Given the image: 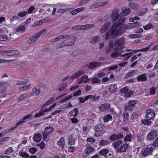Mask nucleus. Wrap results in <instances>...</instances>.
I'll list each match as a JSON object with an SVG mask.
<instances>
[{
	"instance_id": "nucleus-1",
	"label": "nucleus",
	"mask_w": 158,
	"mask_h": 158,
	"mask_svg": "<svg viewBox=\"0 0 158 158\" xmlns=\"http://www.w3.org/2000/svg\"><path fill=\"white\" fill-rule=\"evenodd\" d=\"M114 23H113V26H112L108 31L105 33L106 40H108L113 39L117 36V34L114 27Z\"/></svg>"
},
{
	"instance_id": "nucleus-2",
	"label": "nucleus",
	"mask_w": 158,
	"mask_h": 158,
	"mask_svg": "<svg viewBox=\"0 0 158 158\" xmlns=\"http://www.w3.org/2000/svg\"><path fill=\"white\" fill-rule=\"evenodd\" d=\"M94 26V25L91 24L76 25L73 26L72 29L74 30H85L92 28Z\"/></svg>"
},
{
	"instance_id": "nucleus-3",
	"label": "nucleus",
	"mask_w": 158,
	"mask_h": 158,
	"mask_svg": "<svg viewBox=\"0 0 158 158\" xmlns=\"http://www.w3.org/2000/svg\"><path fill=\"white\" fill-rule=\"evenodd\" d=\"M64 41V42L66 46H70L73 45L77 39L76 37L70 34V36L68 37Z\"/></svg>"
},
{
	"instance_id": "nucleus-4",
	"label": "nucleus",
	"mask_w": 158,
	"mask_h": 158,
	"mask_svg": "<svg viewBox=\"0 0 158 158\" xmlns=\"http://www.w3.org/2000/svg\"><path fill=\"white\" fill-rule=\"evenodd\" d=\"M158 132L154 130H152L147 135L148 139L149 140H153L158 136Z\"/></svg>"
},
{
	"instance_id": "nucleus-5",
	"label": "nucleus",
	"mask_w": 158,
	"mask_h": 158,
	"mask_svg": "<svg viewBox=\"0 0 158 158\" xmlns=\"http://www.w3.org/2000/svg\"><path fill=\"white\" fill-rule=\"evenodd\" d=\"M147 114L146 117L147 119H150L154 118L155 116V113L152 109H148L146 110Z\"/></svg>"
},
{
	"instance_id": "nucleus-6",
	"label": "nucleus",
	"mask_w": 158,
	"mask_h": 158,
	"mask_svg": "<svg viewBox=\"0 0 158 158\" xmlns=\"http://www.w3.org/2000/svg\"><path fill=\"white\" fill-rule=\"evenodd\" d=\"M118 10L117 8L114 9L112 12L111 19L113 22H115L118 19Z\"/></svg>"
},
{
	"instance_id": "nucleus-7",
	"label": "nucleus",
	"mask_w": 158,
	"mask_h": 158,
	"mask_svg": "<svg viewBox=\"0 0 158 158\" xmlns=\"http://www.w3.org/2000/svg\"><path fill=\"white\" fill-rule=\"evenodd\" d=\"M123 137V135L122 133L118 134L117 135L113 134L109 138L110 140L111 141H114L116 140L121 139Z\"/></svg>"
},
{
	"instance_id": "nucleus-8",
	"label": "nucleus",
	"mask_w": 158,
	"mask_h": 158,
	"mask_svg": "<svg viewBox=\"0 0 158 158\" xmlns=\"http://www.w3.org/2000/svg\"><path fill=\"white\" fill-rule=\"evenodd\" d=\"M39 34V33H36L33 35L31 38L27 40V43L30 44L37 41L40 37V35Z\"/></svg>"
},
{
	"instance_id": "nucleus-9",
	"label": "nucleus",
	"mask_w": 158,
	"mask_h": 158,
	"mask_svg": "<svg viewBox=\"0 0 158 158\" xmlns=\"http://www.w3.org/2000/svg\"><path fill=\"white\" fill-rule=\"evenodd\" d=\"M125 38L124 37H122L115 41L114 43V44L117 46H121L125 44Z\"/></svg>"
},
{
	"instance_id": "nucleus-10",
	"label": "nucleus",
	"mask_w": 158,
	"mask_h": 158,
	"mask_svg": "<svg viewBox=\"0 0 158 158\" xmlns=\"http://www.w3.org/2000/svg\"><path fill=\"white\" fill-rule=\"evenodd\" d=\"M102 64L100 63L92 62L88 66V68L89 69L93 70L94 68L100 66Z\"/></svg>"
},
{
	"instance_id": "nucleus-11",
	"label": "nucleus",
	"mask_w": 158,
	"mask_h": 158,
	"mask_svg": "<svg viewBox=\"0 0 158 158\" xmlns=\"http://www.w3.org/2000/svg\"><path fill=\"white\" fill-rule=\"evenodd\" d=\"M131 12V9L129 8H126L122 10V13H121L119 15V17H121L128 15Z\"/></svg>"
},
{
	"instance_id": "nucleus-12",
	"label": "nucleus",
	"mask_w": 158,
	"mask_h": 158,
	"mask_svg": "<svg viewBox=\"0 0 158 158\" xmlns=\"http://www.w3.org/2000/svg\"><path fill=\"white\" fill-rule=\"evenodd\" d=\"M2 52L5 53L6 52L10 53V54L8 55H15L19 54V52L17 50L0 51V54H2Z\"/></svg>"
},
{
	"instance_id": "nucleus-13",
	"label": "nucleus",
	"mask_w": 158,
	"mask_h": 158,
	"mask_svg": "<svg viewBox=\"0 0 158 158\" xmlns=\"http://www.w3.org/2000/svg\"><path fill=\"white\" fill-rule=\"evenodd\" d=\"M107 3V2L106 1L96 3L92 5L91 8H95L100 7L103 6L104 5L106 4Z\"/></svg>"
},
{
	"instance_id": "nucleus-14",
	"label": "nucleus",
	"mask_w": 158,
	"mask_h": 158,
	"mask_svg": "<svg viewBox=\"0 0 158 158\" xmlns=\"http://www.w3.org/2000/svg\"><path fill=\"white\" fill-rule=\"evenodd\" d=\"M110 107V105L108 103H105L99 106L100 110L102 111L107 110Z\"/></svg>"
},
{
	"instance_id": "nucleus-15",
	"label": "nucleus",
	"mask_w": 158,
	"mask_h": 158,
	"mask_svg": "<svg viewBox=\"0 0 158 158\" xmlns=\"http://www.w3.org/2000/svg\"><path fill=\"white\" fill-rule=\"evenodd\" d=\"M110 22H107L104 25H103L100 30V33H104L105 31L108 29L110 27Z\"/></svg>"
},
{
	"instance_id": "nucleus-16",
	"label": "nucleus",
	"mask_w": 158,
	"mask_h": 158,
	"mask_svg": "<svg viewBox=\"0 0 158 158\" xmlns=\"http://www.w3.org/2000/svg\"><path fill=\"white\" fill-rule=\"evenodd\" d=\"M138 72V71L137 70H132L131 71H129L125 75L124 78H127L129 77H132Z\"/></svg>"
},
{
	"instance_id": "nucleus-17",
	"label": "nucleus",
	"mask_w": 158,
	"mask_h": 158,
	"mask_svg": "<svg viewBox=\"0 0 158 158\" xmlns=\"http://www.w3.org/2000/svg\"><path fill=\"white\" fill-rule=\"evenodd\" d=\"M153 149V148L152 147H147L143 152L142 155L144 156H146L148 154L152 153Z\"/></svg>"
},
{
	"instance_id": "nucleus-18",
	"label": "nucleus",
	"mask_w": 158,
	"mask_h": 158,
	"mask_svg": "<svg viewBox=\"0 0 158 158\" xmlns=\"http://www.w3.org/2000/svg\"><path fill=\"white\" fill-rule=\"evenodd\" d=\"M83 53L82 50L80 49L76 50L73 51L71 53V56L75 57L82 54Z\"/></svg>"
},
{
	"instance_id": "nucleus-19",
	"label": "nucleus",
	"mask_w": 158,
	"mask_h": 158,
	"mask_svg": "<svg viewBox=\"0 0 158 158\" xmlns=\"http://www.w3.org/2000/svg\"><path fill=\"white\" fill-rule=\"evenodd\" d=\"M118 27H115V29L116 31V34H117V36H119L123 34L125 32V29L121 27L119 29H118Z\"/></svg>"
},
{
	"instance_id": "nucleus-20",
	"label": "nucleus",
	"mask_w": 158,
	"mask_h": 158,
	"mask_svg": "<svg viewBox=\"0 0 158 158\" xmlns=\"http://www.w3.org/2000/svg\"><path fill=\"white\" fill-rule=\"evenodd\" d=\"M118 47H115L114 48V52L111 54V57L115 58L119 56H121V55H120L119 52H118Z\"/></svg>"
},
{
	"instance_id": "nucleus-21",
	"label": "nucleus",
	"mask_w": 158,
	"mask_h": 158,
	"mask_svg": "<svg viewBox=\"0 0 158 158\" xmlns=\"http://www.w3.org/2000/svg\"><path fill=\"white\" fill-rule=\"evenodd\" d=\"M128 5L131 9L134 10H135L139 8V5L136 3L131 2L129 3Z\"/></svg>"
},
{
	"instance_id": "nucleus-22",
	"label": "nucleus",
	"mask_w": 158,
	"mask_h": 158,
	"mask_svg": "<svg viewBox=\"0 0 158 158\" xmlns=\"http://www.w3.org/2000/svg\"><path fill=\"white\" fill-rule=\"evenodd\" d=\"M67 82H63L61 83L58 88V91L60 92L63 91L67 86Z\"/></svg>"
},
{
	"instance_id": "nucleus-23",
	"label": "nucleus",
	"mask_w": 158,
	"mask_h": 158,
	"mask_svg": "<svg viewBox=\"0 0 158 158\" xmlns=\"http://www.w3.org/2000/svg\"><path fill=\"white\" fill-rule=\"evenodd\" d=\"M148 11V9L147 8H143L141 10L138 11L136 13V15L139 16H141L145 14Z\"/></svg>"
},
{
	"instance_id": "nucleus-24",
	"label": "nucleus",
	"mask_w": 158,
	"mask_h": 158,
	"mask_svg": "<svg viewBox=\"0 0 158 158\" xmlns=\"http://www.w3.org/2000/svg\"><path fill=\"white\" fill-rule=\"evenodd\" d=\"M40 89L37 88V87H35L33 89L31 94V96H33V94H35L36 96H38L40 93Z\"/></svg>"
},
{
	"instance_id": "nucleus-25",
	"label": "nucleus",
	"mask_w": 158,
	"mask_h": 158,
	"mask_svg": "<svg viewBox=\"0 0 158 158\" xmlns=\"http://www.w3.org/2000/svg\"><path fill=\"white\" fill-rule=\"evenodd\" d=\"M42 138L41 135L39 133H37L35 134L33 137V139L36 142H39L40 141Z\"/></svg>"
},
{
	"instance_id": "nucleus-26",
	"label": "nucleus",
	"mask_w": 158,
	"mask_h": 158,
	"mask_svg": "<svg viewBox=\"0 0 158 158\" xmlns=\"http://www.w3.org/2000/svg\"><path fill=\"white\" fill-rule=\"evenodd\" d=\"M117 87L116 85H112L110 86L108 89L109 92L111 94L114 93L116 91Z\"/></svg>"
},
{
	"instance_id": "nucleus-27",
	"label": "nucleus",
	"mask_w": 158,
	"mask_h": 158,
	"mask_svg": "<svg viewBox=\"0 0 158 158\" xmlns=\"http://www.w3.org/2000/svg\"><path fill=\"white\" fill-rule=\"evenodd\" d=\"M147 79V77L145 74H141L137 77V80L139 81H144Z\"/></svg>"
},
{
	"instance_id": "nucleus-28",
	"label": "nucleus",
	"mask_w": 158,
	"mask_h": 158,
	"mask_svg": "<svg viewBox=\"0 0 158 158\" xmlns=\"http://www.w3.org/2000/svg\"><path fill=\"white\" fill-rule=\"evenodd\" d=\"M125 18H122L120 19L116 23L115 27H118L124 22L125 20Z\"/></svg>"
},
{
	"instance_id": "nucleus-29",
	"label": "nucleus",
	"mask_w": 158,
	"mask_h": 158,
	"mask_svg": "<svg viewBox=\"0 0 158 158\" xmlns=\"http://www.w3.org/2000/svg\"><path fill=\"white\" fill-rule=\"evenodd\" d=\"M104 125L100 124L97 125L95 128V131L97 132H100L103 129Z\"/></svg>"
},
{
	"instance_id": "nucleus-30",
	"label": "nucleus",
	"mask_w": 158,
	"mask_h": 158,
	"mask_svg": "<svg viewBox=\"0 0 158 158\" xmlns=\"http://www.w3.org/2000/svg\"><path fill=\"white\" fill-rule=\"evenodd\" d=\"M28 97V96L27 94H25L23 95H21L18 99L17 102H20Z\"/></svg>"
},
{
	"instance_id": "nucleus-31",
	"label": "nucleus",
	"mask_w": 158,
	"mask_h": 158,
	"mask_svg": "<svg viewBox=\"0 0 158 158\" xmlns=\"http://www.w3.org/2000/svg\"><path fill=\"white\" fill-rule=\"evenodd\" d=\"M31 86V84L26 85L24 86L19 87V89L22 91H26L30 88Z\"/></svg>"
},
{
	"instance_id": "nucleus-32",
	"label": "nucleus",
	"mask_w": 158,
	"mask_h": 158,
	"mask_svg": "<svg viewBox=\"0 0 158 158\" xmlns=\"http://www.w3.org/2000/svg\"><path fill=\"white\" fill-rule=\"evenodd\" d=\"M64 137H62L60 140L58 142L57 144L62 148H64Z\"/></svg>"
},
{
	"instance_id": "nucleus-33",
	"label": "nucleus",
	"mask_w": 158,
	"mask_h": 158,
	"mask_svg": "<svg viewBox=\"0 0 158 158\" xmlns=\"http://www.w3.org/2000/svg\"><path fill=\"white\" fill-rule=\"evenodd\" d=\"M94 148L93 147L90 146L87 147L85 150V152L87 154H90L91 152L93 151Z\"/></svg>"
},
{
	"instance_id": "nucleus-34",
	"label": "nucleus",
	"mask_w": 158,
	"mask_h": 158,
	"mask_svg": "<svg viewBox=\"0 0 158 158\" xmlns=\"http://www.w3.org/2000/svg\"><path fill=\"white\" fill-rule=\"evenodd\" d=\"M130 27L132 28H136L137 27L141 26V23L138 22H135V23H131L130 25Z\"/></svg>"
},
{
	"instance_id": "nucleus-35",
	"label": "nucleus",
	"mask_w": 158,
	"mask_h": 158,
	"mask_svg": "<svg viewBox=\"0 0 158 158\" xmlns=\"http://www.w3.org/2000/svg\"><path fill=\"white\" fill-rule=\"evenodd\" d=\"M128 144L127 143H125L122 145L120 147L121 148V152H126L128 147Z\"/></svg>"
},
{
	"instance_id": "nucleus-36",
	"label": "nucleus",
	"mask_w": 158,
	"mask_h": 158,
	"mask_svg": "<svg viewBox=\"0 0 158 158\" xmlns=\"http://www.w3.org/2000/svg\"><path fill=\"white\" fill-rule=\"evenodd\" d=\"M54 130V128L52 127H47L45 128L44 131L50 134Z\"/></svg>"
},
{
	"instance_id": "nucleus-37",
	"label": "nucleus",
	"mask_w": 158,
	"mask_h": 158,
	"mask_svg": "<svg viewBox=\"0 0 158 158\" xmlns=\"http://www.w3.org/2000/svg\"><path fill=\"white\" fill-rule=\"evenodd\" d=\"M45 114L44 113H43V111L42 110H40L39 113H36L35 115V118H36L41 116H44Z\"/></svg>"
},
{
	"instance_id": "nucleus-38",
	"label": "nucleus",
	"mask_w": 158,
	"mask_h": 158,
	"mask_svg": "<svg viewBox=\"0 0 158 158\" xmlns=\"http://www.w3.org/2000/svg\"><path fill=\"white\" fill-rule=\"evenodd\" d=\"M92 80V82L93 83H98L101 81V79H99L98 77H95L91 78Z\"/></svg>"
},
{
	"instance_id": "nucleus-39",
	"label": "nucleus",
	"mask_w": 158,
	"mask_h": 158,
	"mask_svg": "<svg viewBox=\"0 0 158 158\" xmlns=\"http://www.w3.org/2000/svg\"><path fill=\"white\" fill-rule=\"evenodd\" d=\"M73 97V95H71L68 97L65 98L64 99L60 101L59 103H63L66 102L69 100L70 99Z\"/></svg>"
},
{
	"instance_id": "nucleus-40",
	"label": "nucleus",
	"mask_w": 158,
	"mask_h": 158,
	"mask_svg": "<svg viewBox=\"0 0 158 158\" xmlns=\"http://www.w3.org/2000/svg\"><path fill=\"white\" fill-rule=\"evenodd\" d=\"M109 152L108 149H105L101 150L99 152V154L102 156H104Z\"/></svg>"
},
{
	"instance_id": "nucleus-41",
	"label": "nucleus",
	"mask_w": 158,
	"mask_h": 158,
	"mask_svg": "<svg viewBox=\"0 0 158 158\" xmlns=\"http://www.w3.org/2000/svg\"><path fill=\"white\" fill-rule=\"evenodd\" d=\"M19 155L20 156L24 158H29V155L26 152H19Z\"/></svg>"
},
{
	"instance_id": "nucleus-42",
	"label": "nucleus",
	"mask_w": 158,
	"mask_h": 158,
	"mask_svg": "<svg viewBox=\"0 0 158 158\" xmlns=\"http://www.w3.org/2000/svg\"><path fill=\"white\" fill-rule=\"evenodd\" d=\"M149 119H144L142 120V123L146 125H149L152 123V122L148 120Z\"/></svg>"
},
{
	"instance_id": "nucleus-43",
	"label": "nucleus",
	"mask_w": 158,
	"mask_h": 158,
	"mask_svg": "<svg viewBox=\"0 0 158 158\" xmlns=\"http://www.w3.org/2000/svg\"><path fill=\"white\" fill-rule=\"evenodd\" d=\"M112 119V117L109 114L106 115V116L103 118V119L104 122H108L109 120Z\"/></svg>"
},
{
	"instance_id": "nucleus-44",
	"label": "nucleus",
	"mask_w": 158,
	"mask_h": 158,
	"mask_svg": "<svg viewBox=\"0 0 158 158\" xmlns=\"http://www.w3.org/2000/svg\"><path fill=\"white\" fill-rule=\"evenodd\" d=\"M98 36H95L91 39L90 41V43L92 44H94L96 43L98 39Z\"/></svg>"
},
{
	"instance_id": "nucleus-45",
	"label": "nucleus",
	"mask_w": 158,
	"mask_h": 158,
	"mask_svg": "<svg viewBox=\"0 0 158 158\" xmlns=\"http://www.w3.org/2000/svg\"><path fill=\"white\" fill-rule=\"evenodd\" d=\"M122 143V141L121 140H118L113 143V145L115 148H116Z\"/></svg>"
},
{
	"instance_id": "nucleus-46",
	"label": "nucleus",
	"mask_w": 158,
	"mask_h": 158,
	"mask_svg": "<svg viewBox=\"0 0 158 158\" xmlns=\"http://www.w3.org/2000/svg\"><path fill=\"white\" fill-rule=\"evenodd\" d=\"M25 30V27L23 25H22L19 27L16 30L17 32H23Z\"/></svg>"
},
{
	"instance_id": "nucleus-47",
	"label": "nucleus",
	"mask_w": 158,
	"mask_h": 158,
	"mask_svg": "<svg viewBox=\"0 0 158 158\" xmlns=\"http://www.w3.org/2000/svg\"><path fill=\"white\" fill-rule=\"evenodd\" d=\"M123 117L124 118L125 120H128L129 117L128 112L126 111H124L123 112Z\"/></svg>"
},
{
	"instance_id": "nucleus-48",
	"label": "nucleus",
	"mask_w": 158,
	"mask_h": 158,
	"mask_svg": "<svg viewBox=\"0 0 158 158\" xmlns=\"http://www.w3.org/2000/svg\"><path fill=\"white\" fill-rule=\"evenodd\" d=\"M14 151L12 150V148L11 147H9L5 151L4 154L6 155H8L10 153L13 152Z\"/></svg>"
},
{
	"instance_id": "nucleus-49",
	"label": "nucleus",
	"mask_w": 158,
	"mask_h": 158,
	"mask_svg": "<svg viewBox=\"0 0 158 158\" xmlns=\"http://www.w3.org/2000/svg\"><path fill=\"white\" fill-rule=\"evenodd\" d=\"M136 103V102L135 100L130 101H129L128 105L131 107H133L134 106Z\"/></svg>"
},
{
	"instance_id": "nucleus-50",
	"label": "nucleus",
	"mask_w": 158,
	"mask_h": 158,
	"mask_svg": "<svg viewBox=\"0 0 158 158\" xmlns=\"http://www.w3.org/2000/svg\"><path fill=\"white\" fill-rule=\"evenodd\" d=\"M27 12L26 11H24L22 12H21L19 13L18 14V16L19 17H23L26 15L27 14Z\"/></svg>"
},
{
	"instance_id": "nucleus-51",
	"label": "nucleus",
	"mask_w": 158,
	"mask_h": 158,
	"mask_svg": "<svg viewBox=\"0 0 158 158\" xmlns=\"http://www.w3.org/2000/svg\"><path fill=\"white\" fill-rule=\"evenodd\" d=\"M110 143L109 141H107L105 140H102L100 143V145H106Z\"/></svg>"
},
{
	"instance_id": "nucleus-52",
	"label": "nucleus",
	"mask_w": 158,
	"mask_h": 158,
	"mask_svg": "<svg viewBox=\"0 0 158 158\" xmlns=\"http://www.w3.org/2000/svg\"><path fill=\"white\" fill-rule=\"evenodd\" d=\"M68 143L70 145H73L75 144V140L73 138H70L69 139Z\"/></svg>"
},
{
	"instance_id": "nucleus-53",
	"label": "nucleus",
	"mask_w": 158,
	"mask_h": 158,
	"mask_svg": "<svg viewBox=\"0 0 158 158\" xmlns=\"http://www.w3.org/2000/svg\"><path fill=\"white\" fill-rule=\"evenodd\" d=\"M143 135L141 134H139L137 135V139L138 142L141 141L143 139Z\"/></svg>"
},
{
	"instance_id": "nucleus-54",
	"label": "nucleus",
	"mask_w": 158,
	"mask_h": 158,
	"mask_svg": "<svg viewBox=\"0 0 158 158\" xmlns=\"http://www.w3.org/2000/svg\"><path fill=\"white\" fill-rule=\"evenodd\" d=\"M152 26H153L152 24L149 23L143 26V27L145 30H148L151 29Z\"/></svg>"
},
{
	"instance_id": "nucleus-55",
	"label": "nucleus",
	"mask_w": 158,
	"mask_h": 158,
	"mask_svg": "<svg viewBox=\"0 0 158 158\" xmlns=\"http://www.w3.org/2000/svg\"><path fill=\"white\" fill-rule=\"evenodd\" d=\"M37 151V149L36 147H32L29 149V152L31 154L35 153Z\"/></svg>"
},
{
	"instance_id": "nucleus-56",
	"label": "nucleus",
	"mask_w": 158,
	"mask_h": 158,
	"mask_svg": "<svg viewBox=\"0 0 158 158\" xmlns=\"http://www.w3.org/2000/svg\"><path fill=\"white\" fill-rule=\"evenodd\" d=\"M139 114L138 111H136L134 112L132 114L131 118L132 119L136 118L138 117Z\"/></svg>"
},
{
	"instance_id": "nucleus-57",
	"label": "nucleus",
	"mask_w": 158,
	"mask_h": 158,
	"mask_svg": "<svg viewBox=\"0 0 158 158\" xmlns=\"http://www.w3.org/2000/svg\"><path fill=\"white\" fill-rule=\"evenodd\" d=\"M7 37L6 35H0V41H6Z\"/></svg>"
},
{
	"instance_id": "nucleus-58",
	"label": "nucleus",
	"mask_w": 158,
	"mask_h": 158,
	"mask_svg": "<svg viewBox=\"0 0 158 158\" xmlns=\"http://www.w3.org/2000/svg\"><path fill=\"white\" fill-rule=\"evenodd\" d=\"M64 46H66L65 43L64 42V41L58 44L56 46V48H59Z\"/></svg>"
},
{
	"instance_id": "nucleus-59",
	"label": "nucleus",
	"mask_w": 158,
	"mask_h": 158,
	"mask_svg": "<svg viewBox=\"0 0 158 158\" xmlns=\"http://www.w3.org/2000/svg\"><path fill=\"white\" fill-rule=\"evenodd\" d=\"M37 146L38 147H40L41 149H43L45 147V143L44 141H42L40 143L38 144Z\"/></svg>"
},
{
	"instance_id": "nucleus-60",
	"label": "nucleus",
	"mask_w": 158,
	"mask_h": 158,
	"mask_svg": "<svg viewBox=\"0 0 158 158\" xmlns=\"http://www.w3.org/2000/svg\"><path fill=\"white\" fill-rule=\"evenodd\" d=\"M76 73L77 77H78L84 74L85 73V72L84 70H81L76 72Z\"/></svg>"
},
{
	"instance_id": "nucleus-61",
	"label": "nucleus",
	"mask_w": 158,
	"mask_h": 158,
	"mask_svg": "<svg viewBox=\"0 0 158 158\" xmlns=\"http://www.w3.org/2000/svg\"><path fill=\"white\" fill-rule=\"evenodd\" d=\"M128 36L132 39H135L139 37V35L137 34H131L128 35Z\"/></svg>"
},
{
	"instance_id": "nucleus-62",
	"label": "nucleus",
	"mask_w": 158,
	"mask_h": 158,
	"mask_svg": "<svg viewBox=\"0 0 158 158\" xmlns=\"http://www.w3.org/2000/svg\"><path fill=\"white\" fill-rule=\"evenodd\" d=\"M89 98L92 101H95V96H93L92 95H89L85 97L86 100H88Z\"/></svg>"
},
{
	"instance_id": "nucleus-63",
	"label": "nucleus",
	"mask_w": 158,
	"mask_h": 158,
	"mask_svg": "<svg viewBox=\"0 0 158 158\" xmlns=\"http://www.w3.org/2000/svg\"><path fill=\"white\" fill-rule=\"evenodd\" d=\"M48 134H49L48 133L44 131V132H42V135H43V139L44 140H45V139L47 138L48 135Z\"/></svg>"
},
{
	"instance_id": "nucleus-64",
	"label": "nucleus",
	"mask_w": 158,
	"mask_h": 158,
	"mask_svg": "<svg viewBox=\"0 0 158 158\" xmlns=\"http://www.w3.org/2000/svg\"><path fill=\"white\" fill-rule=\"evenodd\" d=\"M128 89L126 87L123 88L121 89L120 92L124 94L128 91Z\"/></svg>"
}]
</instances>
